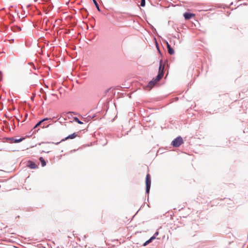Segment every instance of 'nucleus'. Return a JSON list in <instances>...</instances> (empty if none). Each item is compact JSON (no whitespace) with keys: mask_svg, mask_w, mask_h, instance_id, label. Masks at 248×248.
Returning <instances> with one entry per match:
<instances>
[{"mask_svg":"<svg viewBox=\"0 0 248 248\" xmlns=\"http://www.w3.org/2000/svg\"><path fill=\"white\" fill-rule=\"evenodd\" d=\"M184 16L185 17V18L186 19H189L192 17H194L195 16V15L193 14L188 13H185L184 14Z\"/></svg>","mask_w":248,"mask_h":248,"instance_id":"obj_8","label":"nucleus"},{"mask_svg":"<svg viewBox=\"0 0 248 248\" xmlns=\"http://www.w3.org/2000/svg\"><path fill=\"white\" fill-rule=\"evenodd\" d=\"M27 166L31 169H36L38 167L37 165L31 161H28Z\"/></svg>","mask_w":248,"mask_h":248,"instance_id":"obj_7","label":"nucleus"},{"mask_svg":"<svg viewBox=\"0 0 248 248\" xmlns=\"http://www.w3.org/2000/svg\"><path fill=\"white\" fill-rule=\"evenodd\" d=\"M2 80V72L0 71V81Z\"/></svg>","mask_w":248,"mask_h":248,"instance_id":"obj_18","label":"nucleus"},{"mask_svg":"<svg viewBox=\"0 0 248 248\" xmlns=\"http://www.w3.org/2000/svg\"><path fill=\"white\" fill-rule=\"evenodd\" d=\"M155 239V235L152 236L149 240L146 241L143 244L144 246H146L150 243H151L153 240Z\"/></svg>","mask_w":248,"mask_h":248,"instance_id":"obj_10","label":"nucleus"},{"mask_svg":"<svg viewBox=\"0 0 248 248\" xmlns=\"http://www.w3.org/2000/svg\"><path fill=\"white\" fill-rule=\"evenodd\" d=\"M28 65L30 68V70L31 71V68L35 70L37 68L38 69V67H36V66L34 64V63H28Z\"/></svg>","mask_w":248,"mask_h":248,"instance_id":"obj_11","label":"nucleus"},{"mask_svg":"<svg viewBox=\"0 0 248 248\" xmlns=\"http://www.w3.org/2000/svg\"><path fill=\"white\" fill-rule=\"evenodd\" d=\"M78 136V135L76 133H74L72 134H70L69 135V136H68L67 137H66V138H65L64 139H63L62 140H61L59 142H52L53 144H55L56 145H58V144H59L61 142H62V141H64L67 140H68V139H73L74 138H75L77 136Z\"/></svg>","mask_w":248,"mask_h":248,"instance_id":"obj_4","label":"nucleus"},{"mask_svg":"<svg viewBox=\"0 0 248 248\" xmlns=\"http://www.w3.org/2000/svg\"><path fill=\"white\" fill-rule=\"evenodd\" d=\"M158 234V232H156L154 235H155V237L156 235Z\"/></svg>","mask_w":248,"mask_h":248,"instance_id":"obj_19","label":"nucleus"},{"mask_svg":"<svg viewBox=\"0 0 248 248\" xmlns=\"http://www.w3.org/2000/svg\"><path fill=\"white\" fill-rule=\"evenodd\" d=\"M93 2L96 6V7L97 8V9H98V11H100V9H99V6L97 3V2L95 0H93Z\"/></svg>","mask_w":248,"mask_h":248,"instance_id":"obj_15","label":"nucleus"},{"mask_svg":"<svg viewBox=\"0 0 248 248\" xmlns=\"http://www.w3.org/2000/svg\"><path fill=\"white\" fill-rule=\"evenodd\" d=\"M38 130H34L32 132V133H35L36 131H37Z\"/></svg>","mask_w":248,"mask_h":248,"instance_id":"obj_21","label":"nucleus"},{"mask_svg":"<svg viewBox=\"0 0 248 248\" xmlns=\"http://www.w3.org/2000/svg\"><path fill=\"white\" fill-rule=\"evenodd\" d=\"M49 125H47V126H45V125H44H44H43V126H42L41 127H42V128H44V127H48L49 126Z\"/></svg>","mask_w":248,"mask_h":248,"instance_id":"obj_20","label":"nucleus"},{"mask_svg":"<svg viewBox=\"0 0 248 248\" xmlns=\"http://www.w3.org/2000/svg\"><path fill=\"white\" fill-rule=\"evenodd\" d=\"M166 45L168 48V52L172 55L174 54V50L169 45V44L168 42H166Z\"/></svg>","mask_w":248,"mask_h":248,"instance_id":"obj_9","label":"nucleus"},{"mask_svg":"<svg viewBox=\"0 0 248 248\" xmlns=\"http://www.w3.org/2000/svg\"><path fill=\"white\" fill-rule=\"evenodd\" d=\"M45 99L46 100V96L45 97Z\"/></svg>","mask_w":248,"mask_h":248,"instance_id":"obj_22","label":"nucleus"},{"mask_svg":"<svg viewBox=\"0 0 248 248\" xmlns=\"http://www.w3.org/2000/svg\"><path fill=\"white\" fill-rule=\"evenodd\" d=\"M39 160L41 163V165H42V167H44L46 165V162L43 157H40L39 158Z\"/></svg>","mask_w":248,"mask_h":248,"instance_id":"obj_12","label":"nucleus"},{"mask_svg":"<svg viewBox=\"0 0 248 248\" xmlns=\"http://www.w3.org/2000/svg\"><path fill=\"white\" fill-rule=\"evenodd\" d=\"M86 238V236L84 235V238L85 239Z\"/></svg>","mask_w":248,"mask_h":248,"instance_id":"obj_23","label":"nucleus"},{"mask_svg":"<svg viewBox=\"0 0 248 248\" xmlns=\"http://www.w3.org/2000/svg\"><path fill=\"white\" fill-rule=\"evenodd\" d=\"M95 117V114H93V115H89L87 117V119H88V120H91V119H93V118H94Z\"/></svg>","mask_w":248,"mask_h":248,"instance_id":"obj_14","label":"nucleus"},{"mask_svg":"<svg viewBox=\"0 0 248 248\" xmlns=\"http://www.w3.org/2000/svg\"><path fill=\"white\" fill-rule=\"evenodd\" d=\"M27 116H28V115H27V114H26V116H25V117H27Z\"/></svg>","mask_w":248,"mask_h":248,"instance_id":"obj_24","label":"nucleus"},{"mask_svg":"<svg viewBox=\"0 0 248 248\" xmlns=\"http://www.w3.org/2000/svg\"><path fill=\"white\" fill-rule=\"evenodd\" d=\"M192 227L194 228H197L198 227L197 224L196 223H193Z\"/></svg>","mask_w":248,"mask_h":248,"instance_id":"obj_17","label":"nucleus"},{"mask_svg":"<svg viewBox=\"0 0 248 248\" xmlns=\"http://www.w3.org/2000/svg\"><path fill=\"white\" fill-rule=\"evenodd\" d=\"M74 120L79 124H83V122L80 121L79 119L77 117L74 118Z\"/></svg>","mask_w":248,"mask_h":248,"instance_id":"obj_13","label":"nucleus"},{"mask_svg":"<svg viewBox=\"0 0 248 248\" xmlns=\"http://www.w3.org/2000/svg\"><path fill=\"white\" fill-rule=\"evenodd\" d=\"M183 143V140L181 137L179 136L174 139L171 142V145L174 147H179Z\"/></svg>","mask_w":248,"mask_h":248,"instance_id":"obj_2","label":"nucleus"},{"mask_svg":"<svg viewBox=\"0 0 248 248\" xmlns=\"http://www.w3.org/2000/svg\"><path fill=\"white\" fill-rule=\"evenodd\" d=\"M166 63H159V67L157 75L150 81L146 87V89L150 90L163 77L164 75V68Z\"/></svg>","mask_w":248,"mask_h":248,"instance_id":"obj_1","label":"nucleus"},{"mask_svg":"<svg viewBox=\"0 0 248 248\" xmlns=\"http://www.w3.org/2000/svg\"><path fill=\"white\" fill-rule=\"evenodd\" d=\"M145 5V0H141L140 5L142 7H144Z\"/></svg>","mask_w":248,"mask_h":248,"instance_id":"obj_16","label":"nucleus"},{"mask_svg":"<svg viewBox=\"0 0 248 248\" xmlns=\"http://www.w3.org/2000/svg\"><path fill=\"white\" fill-rule=\"evenodd\" d=\"M25 139L24 138H21L18 139H15L14 138H7L6 140H10L12 142L14 143H19L22 141H23Z\"/></svg>","mask_w":248,"mask_h":248,"instance_id":"obj_6","label":"nucleus"},{"mask_svg":"<svg viewBox=\"0 0 248 248\" xmlns=\"http://www.w3.org/2000/svg\"><path fill=\"white\" fill-rule=\"evenodd\" d=\"M51 120V118H44V119H43L42 120H41V121H40L39 122H38L33 127V128H32V129L31 130V131H33L34 129H35V128H36L37 127H38L39 126H41V124H43V122H44L45 121H47V120Z\"/></svg>","mask_w":248,"mask_h":248,"instance_id":"obj_5","label":"nucleus"},{"mask_svg":"<svg viewBox=\"0 0 248 248\" xmlns=\"http://www.w3.org/2000/svg\"><path fill=\"white\" fill-rule=\"evenodd\" d=\"M146 193L148 194L150 191L151 185V178L149 174H147L146 176Z\"/></svg>","mask_w":248,"mask_h":248,"instance_id":"obj_3","label":"nucleus"}]
</instances>
